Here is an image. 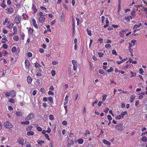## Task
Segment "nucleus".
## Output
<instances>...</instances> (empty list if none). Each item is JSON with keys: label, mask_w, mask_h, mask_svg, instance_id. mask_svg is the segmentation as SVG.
<instances>
[{"label": "nucleus", "mask_w": 147, "mask_h": 147, "mask_svg": "<svg viewBox=\"0 0 147 147\" xmlns=\"http://www.w3.org/2000/svg\"><path fill=\"white\" fill-rule=\"evenodd\" d=\"M125 127L123 126V123H120L117 125L115 127V129L118 131H121L124 129Z\"/></svg>", "instance_id": "obj_1"}, {"label": "nucleus", "mask_w": 147, "mask_h": 147, "mask_svg": "<svg viewBox=\"0 0 147 147\" xmlns=\"http://www.w3.org/2000/svg\"><path fill=\"white\" fill-rule=\"evenodd\" d=\"M38 14L40 16L39 19V22L41 23L43 22L45 20V15L43 14L42 12H39Z\"/></svg>", "instance_id": "obj_2"}, {"label": "nucleus", "mask_w": 147, "mask_h": 147, "mask_svg": "<svg viewBox=\"0 0 147 147\" xmlns=\"http://www.w3.org/2000/svg\"><path fill=\"white\" fill-rule=\"evenodd\" d=\"M73 65V69L74 71H76L78 67V63L76 60H73L71 61Z\"/></svg>", "instance_id": "obj_3"}, {"label": "nucleus", "mask_w": 147, "mask_h": 147, "mask_svg": "<svg viewBox=\"0 0 147 147\" xmlns=\"http://www.w3.org/2000/svg\"><path fill=\"white\" fill-rule=\"evenodd\" d=\"M21 17L19 15H17L15 18V22L17 24L21 23Z\"/></svg>", "instance_id": "obj_4"}, {"label": "nucleus", "mask_w": 147, "mask_h": 147, "mask_svg": "<svg viewBox=\"0 0 147 147\" xmlns=\"http://www.w3.org/2000/svg\"><path fill=\"white\" fill-rule=\"evenodd\" d=\"M4 126L7 128H12L13 125L11 123L8 121H6L4 123Z\"/></svg>", "instance_id": "obj_5"}, {"label": "nucleus", "mask_w": 147, "mask_h": 147, "mask_svg": "<svg viewBox=\"0 0 147 147\" xmlns=\"http://www.w3.org/2000/svg\"><path fill=\"white\" fill-rule=\"evenodd\" d=\"M5 12L8 14H11L13 12V9L12 7L7 8L5 9Z\"/></svg>", "instance_id": "obj_6"}, {"label": "nucleus", "mask_w": 147, "mask_h": 147, "mask_svg": "<svg viewBox=\"0 0 147 147\" xmlns=\"http://www.w3.org/2000/svg\"><path fill=\"white\" fill-rule=\"evenodd\" d=\"M34 117V115L32 113H30L27 117H26L25 118L26 120H29L33 118Z\"/></svg>", "instance_id": "obj_7"}, {"label": "nucleus", "mask_w": 147, "mask_h": 147, "mask_svg": "<svg viewBox=\"0 0 147 147\" xmlns=\"http://www.w3.org/2000/svg\"><path fill=\"white\" fill-rule=\"evenodd\" d=\"M24 140L23 138H19L18 139V140L17 141L18 142V144H19L21 145L22 146H23L24 145Z\"/></svg>", "instance_id": "obj_8"}, {"label": "nucleus", "mask_w": 147, "mask_h": 147, "mask_svg": "<svg viewBox=\"0 0 147 147\" xmlns=\"http://www.w3.org/2000/svg\"><path fill=\"white\" fill-rule=\"evenodd\" d=\"M25 66L26 69H28L30 67V63L28 60H26L25 61Z\"/></svg>", "instance_id": "obj_9"}, {"label": "nucleus", "mask_w": 147, "mask_h": 147, "mask_svg": "<svg viewBox=\"0 0 147 147\" xmlns=\"http://www.w3.org/2000/svg\"><path fill=\"white\" fill-rule=\"evenodd\" d=\"M13 25V23H12L10 21H8L7 22V26L9 28H11Z\"/></svg>", "instance_id": "obj_10"}, {"label": "nucleus", "mask_w": 147, "mask_h": 147, "mask_svg": "<svg viewBox=\"0 0 147 147\" xmlns=\"http://www.w3.org/2000/svg\"><path fill=\"white\" fill-rule=\"evenodd\" d=\"M32 9L34 13L38 11V9L36 8V7L35 6L34 4H32Z\"/></svg>", "instance_id": "obj_11"}, {"label": "nucleus", "mask_w": 147, "mask_h": 147, "mask_svg": "<svg viewBox=\"0 0 147 147\" xmlns=\"http://www.w3.org/2000/svg\"><path fill=\"white\" fill-rule=\"evenodd\" d=\"M32 79L31 77L29 76H28L27 78V80L28 83L31 84L32 81Z\"/></svg>", "instance_id": "obj_12"}, {"label": "nucleus", "mask_w": 147, "mask_h": 147, "mask_svg": "<svg viewBox=\"0 0 147 147\" xmlns=\"http://www.w3.org/2000/svg\"><path fill=\"white\" fill-rule=\"evenodd\" d=\"M16 92L13 90H12L10 92V96L13 97H14L16 96Z\"/></svg>", "instance_id": "obj_13"}, {"label": "nucleus", "mask_w": 147, "mask_h": 147, "mask_svg": "<svg viewBox=\"0 0 147 147\" xmlns=\"http://www.w3.org/2000/svg\"><path fill=\"white\" fill-rule=\"evenodd\" d=\"M13 32L12 33V34L13 35H15L17 34V27L15 26H14L13 28Z\"/></svg>", "instance_id": "obj_14"}, {"label": "nucleus", "mask_w": 147, "mask_h": 147, "mask_svg": "<svg viewBox=\"0 0 147 147\" xmlns=\"http://www.w3.org/2000/svg\"><path fill=\"white\" fill-rule=\"evenodd\" d=\"M103 143L107 145L108 146L111 145V143L105 139H103Z\"/></svg>", "instance_id": "obj_15"}, {"label": "nucleus", "mask_w": 147, "mask_h": 147, "mask_svg": "<svg viewBox=\"0 0 147 147\" xmlns=\"http://www.w3.org/2000/svg\"><path fill=\"white\" fill-rule=\"evenodd\" d=\"M105 22L106 24L104 26V27L105 28L107 27L109 25V21L108 19L107 18H106Z\"/></svg>", "instance_id": "obj_16"}, {"label": "nucleus", "mask_w": 147, "mask_h": 147, "mask_svg": "<svg viewBox=\"0 0 147 147\" xmlns=\"http://www.w3.org/2000/svg\"><path fill=\"white\" fill-rule=\"evenodd\" d=\"M22 16L23 17V19L24 20H26L28 18V16L27 14H25L23 13L22 14Z\"/></svg>", "instance_id": "obj_17"}, {"label": "nucleus", "mask_w": 147, "mask_h": 147, "mask_svg": "<svg viewBox=\"0 0 147 147\" xmlns=\"http://www.w3.org/2000/svg\"><path fill=\"white\" fill-rule=\"evenodd\" d=\"M135 97L134 95H132L130 97V100L129 102H130L131 103L133 102L135 99Z\"/></svg>", "instance_id": "obj_18"}, {"label": "nucleus", "mask_w": 147, "mask_h": 147, "mask_svg": "<svg viewBox=\"0 0 147 147\" xmlns=\"http://www.w3.org/2000/svg\"><path fill=\"white\" fill-rule=\"evenodd\" d=\"M37 142L38 144L41 146H42V144L45 143V142L44 141L40 140H37Z\"/></svg>", "instance_id": "obj_19"}, {"label": "nucleus", "mask_w": 147, "mask_h": 147, "mask_svg": "<svg viewBox=\"0 0 147 147\" xmlns=\"http://www.w3.org/2000/svg\"><path fill=\"white\" fill-rule=\"evenodd\" d=\"M16 115L17 116H20L22 115V113L20 111H16L15 113Z\"/></svg>", "instance_id": "obj_20"}, {"label": "nucleus", "mask_w": 147, "mask_h": 147, "mask_svg": "<svg viewBox=\"0 0 147 147\" xmlns=\"http://www.w3.org/2000/svg\"><path fill=\"white\" fill-rule=\"evenodd\" d=\"M34 30L32 28H30L28 30V33L29 34L31 35L33 33Z\"/></svg>", "instance_id": "obj_21"}, {"label": "nucleus", "mask_w": 147, "mask_h": 147, "mask_svg": "<svg viewBox=\"0 0 147 147\" xmlns=\"http://www.w3.org/2000/svg\"><path fill=\"white\" fill-rule=\"evenodd\" d=\"M34 67L36 68L42 67L41 65L38 63H34Z\"/></svg>", "instance_id": "obj_22"}, {"label": "nucleus", "mask_w": 147, "mask_h": 147, "mask_svg": "<svg viewBox=\"0 0 147 147\" xmlns=\"http://www.w3.org/2000/svg\"><path fill=\"white\" fill-rule=\"evenodd\" d=\"M129 18H130L131 19H132V17L131 16L126 17H125V19L127 21V22H130V20Z\"/></svg>", "instance_id": "obj_23"}, {"label": "nucleus", "mask_w": 147, "mask_h": 147, "mask_svg": "<svg viewBox=\"0 0 147 147\" xmlns=\"http://www.w3.org/2000/svg\"><path fill=\"white\" fill-rule=\"evenodd\" d=\"M34 133L33 131H28L27 132V135L28 136H32V135H34Z\"/></svg>", "instance_id": "obj_24"}, {"label": "nucleus", "mask_w": 147, "mask_h": 147, "mask_svg": "<svg viewBox=\"0 0 147 147\" xmlns=\"http://www.w3.org/2000/svg\"><path fill=\"white\" fill-rule=\"evenodd\" d=\"M21 123L23 125H28L29 124L30 122L28 121H26L25 122L22 121L21 122Z\"/></svg>", "instance_id": "obj_25"}, {"label": "nucleus", "mask_w": 147, "mask_h": 147, "mask_svg": "<svg viewBox=\"0 0 147 147\" xmlns=\"http://www.w3.org/2000/svg\"><path fill=\"white\" fill-rule=\"evenodd\" d=\"M48 99L49 102L52 104H53V99L52 97L50 96L48 98Z\"/></svg>", "instance_id": "obj_26"}, {"label": "nucleus", "mask_w": 147, "mask_h": 147, "mask_svg": "<svg viewBox=\"0 0 147 147\" xmlns=\"http://www.w3.org/2000/svg\"><path fill=\"white\" fill-rule=\"evenodd\" d=\"M123 116H121V115H120L116 117H115V119H116L119 120L121 119V118H123Z\"/></svg>", "instance_id": "obj_27"}, {"label": "nucleus", "mask_w": 147, "mask_h": 147, "mask_svg": "<svg viewBox=\"0 0 147 147\" xmlns=\"http://www.w3.org/2000/svg\"><path fill=\"white\" fill-rule=\"evenodd\" d=\"M78 142L80 144H82L84 142V140L82 138H80L78 140Z\"/></svg>", "instance_id": "obj_28"}, {"label": "nucleus", "mask_w": 147, "mask_h": 147, "mask_svg": "<svg viewBox=\"0 0 147 147\" xmlns=\"http://www.w3.org/2000/svg\"><path fill=\"white\" fill-rule=\"evenodd\" d=\"M68 98V96L67 95H66L65 97V102H64L63 103V105H65L67 104L68 103V99L67 98Z\"/></svg>", "instance_id": "obj_29"}, {"label": "nucleus", "mask_w": 147, "mask_h": 147, "mask_svg": "<svg viewBox=\"0 0 147 147\" xmlns=\"http://www.w3.org/2000/svg\"><path fill=\"white\" fill-rule=\"evenodd\" d=\"M107 97V95L106 94H104L102 96V101H105L106 98Z\"/></svg>", "instance_id": "obj_30"}, {"label": "nucleus", "mask_w": 147, "mask_h": 147, "mask_svg": "<svg viewBox=\"0 0 147 147\" xmlns=\"http://www.w3.org/2000/svg\"><path fill=\"white\" fill-rule=\"evenodd\" d=\"M1 6L3 8H5L6 7V5L5 4L4 0L3 1L1 5Z\"/></svg>", "instance_id": "obj_31"}, {"label": "nucleus", "mask_w": 147, "mask_h": 147, "mask_svg": "<svg viewBox=\"0 0 147 147\" xmlns=\"http://www.w3.org/2000/svg\"><path fill=\"white\" fill-rule=\"evenodd\" d=\"M88 34L90 36H91L92 35L91 31L89 30L88 28H87L86 30Z\"/></svg>", "instance_id": "obj_32"}, {"label": "nucleus", "mask_w": 147, "mask_h": 147, "mask_svg": "<svg viewBox=\"0 0 147 147\" xmlns=\"http://www.w3.org/2000/svg\"><path fill=\"white\" fill-rule=\"evenodd\" d=\"M13 38L14 40L17 41L19 40V38L17 36H13Z\"/></svg>", "instance_id": "obj_33"}, {"label": "nucleus", "mask_w": 147, "mask_h": 147, "mask_svg": "<svg viewBox=\"0 0 147 147\" xmlns=\"http://www.w3.org/2000/svg\"><path fill=\"white\" fill-rule=\"evenodd\" d=\"M33 127L32 126H30V127H26V130L27 131H31L32 129V128Z\"/></svg>", "instance_id": "obj_34"}, {"label": "nucleus", "mask_w": 147, "mask_h": 147, "mask_svg": "<svg viewBox=\"0 0 147 147\" xmlns=\"http://www.w3.org/2000/svg\"><path fill=\"white\" fill-rule=\"evenodd\" d=\"M8 20V18H7L5 19V20L3 22V25H5L6 24V23H7V22Z\"/></svg>", "instance_id": "obj_35"}, {"label": "nucleus", "mask_w": 147, "mask_h": 147, "mask_svg": "<svg viewBox=\"0 0 147 147\" xmlns=\"http://www.w3.org/2000/svg\"><path fill=\"white\" fill-rule=\"evenodd\" d=\"M7 39L5 38H2V41L3 43H6L7 42Z\"/></svg>", "instance_id": "obj_36"}, {"label": "nucleus", "mask_w": 147, "mask_h": 147, "mask_svg": "<svg viewBox=\"0 0 147 147\" xmlns=\"http://www.w3.org/2000/svg\"><path fill=\"white\" fill-rule=\"evenodd\" d=\"M143 142H145L147 140V138L146 136H143L141 138Z\"/></svg>", "instance_id": "obj_37"}, {"label": "nucleus", "mask_w": 147, "mask_h": 147, "mask_svg": "<svg viewBox=\"0 0 147 147\" xmlns=\"http://www.w3.org/2000/svg\"><path fill=\"white\" fill-rule=\"evenodd\" d=\"M113 70V69L112 67H111L109 69H107V71L108 72H111Z\"/></svg>", "instance_id": "obj_38"}, {"label": "nucleus", "mask_w": 147, "mask_h": 147, "mask_svg": "<svg viewBox=\"0 0 147 147\" xmlns=\"http://www.w3.org/2000/svg\"><path fill=\"white\" fill-rule=\"evenodd\" d=\"M51 74L52 76L54 77L56 74V72L54 70H52L51 71Z\"/></svg>", "instance_id": "obj_39"}, {"label": "nucleus", "mask_w": 147, "mask_h": 147, "mask_svg": "<svg viewBox=\"0 0 147 147\" xmlns=\"http://www.w3.org/2000/svg\"><path fill=\"white\" fill-rule=\"evenodd\" d=\"M90 134V132L89 130H86L85 131V132L84 133V135L85 136H86L88 134Z\"/></svg>", "instance_id": "obj_40"}, {"label": "nucleus", "mask_w": 147, "mask_h": 147, "mask_svg": "<svg viewBox=\"0 0 147 147\" xmlns=\"http://www.w3.org/2000/svg\"><path fill=\"white\" fill-rule=\"evenodd\" d=\"M2 52L3 56H6L8 54V53L5 51H3Z\"/></svg>", "instance_id": "obj_41"}, {"label": "nucleus", "mask_w": 147, "mask_h": 147, "mask_svg": "<svg viewBox=\"0 0 147 147\" xmlns=\"http://www.w3.org/2000/svg\"><path fill=\"white\" fill-rule=\"evenodd\" d=\"M64 18V15L63 13H62L61 14V21L62 22L63 20V19Z\"/></svg>", "instance_id": "obj_42"}, {"label": "nucleus", "mask_w": 147, "mask_h": 147, "mask_svg": "<svg viewBox=\"0 0 147 147\" xmlns=\"http://www.w3.org/2000/svg\"><path fill=\"white\" fill-rule=\"evenodd\" d=\"M131 73L132 74V76H130L132 78L133 77H135L136 75V73L132 72L131 71Z\"/></svg>", "instance_id": "obj_43"}, {"label": "nucleus", "mask_w": 147, "mask_h": 147, "mask_svg": "<svg viewBox=\"0 0 147 147\" xmlns=\"http://www.w3.org/2000/svg\"><path fill=\"white\" fill-rule=\"evenodd\" d=\"M107 117L108 120L109 121V122H110V121L112 119V117L110 115H107Z\"/></svg>", "instance_id": "obj_44"}, {"label": "nucleus", "mask_w": 147, "mask_h": 147, "mask_svg": "<svg viewBox=\"0 0 147 147\" xmlns=\"http://www.w3.org/2000/svg\"><path fill=\"white\" fill-rule=\"evenodd\" d=\"M140 27L138 25L135 24L134 26L133 29H135L136 30L138 29V28H139Z\"/></svg>", "instance_id": "obj_45"}, {"label": "nucleus", "mask_w": 147, "mask_h": 147, "mask_svg": "<svg viewBox=\"0 0 147 147\" xmlns=\"http://www.w3.org/2000/svg\"><path fill=\"white\" fill-rule=\"evenodd\" d=\"M73 27V34H74L75 32V25H72Z\"/></svg>", "instance_id": "obj_46"}, {"label": "nucleus", "mask_w": 147, "mask_h": 147, "mask_svg": "<svg viewBox=\"0 0 147 147\" xmlns=\"http://www.w3.org/2000/svg\"><path fill=\"white\" fill-rule=\"evenodd\" d=\"M112 54H114L116 55H117V53L116 51L115 50H113L112 51Z\"/></svg>", "instance_id": "obj_47"}, {"label": "nucleus", "mask_w": 147, "mask_h": 147, "mask_svg": "<svg viewBox=\"0 0 147 147\" xmlns=\"http://www.w3.org/2000/svg\"><path fill=\"white\" fill-rule=\"evenodd\" d=\"M127 114V111H125L124 112H122L121 113V116H123L124 115H126Z\"/></svg>", "instance_id": "obj_48"}, {"label": "nucleus", "mask_w": 147, "mask_h": 147, "mask_svg": "<svg viewBox=\"0 0 147 147\" xmlns=\"http://www.w3.org/2000/svg\"><path fill=\"white\" fill-rule=\"evenodd\" d=\"M16 50V48L15 47H13L11 49V51L12 52H15Z\"/></svg>", "instance_id": "obj_49"}, {"label": "nucleus", "mask_w": 147, "mask_h": 147, "mask_svg": "<svg viewBox=\"0 0 147 147\" xmlns=\"http://www.w3.org/2000/svg\"><path fill=\"white\" fill-rule=\"evenodd\" d=\"M9 101L11 103H13L15 102V100L13 98H11L9 100Z\"/></svg>", "instance_id": "obj_50"}, {"label": "nucleus", "mask_w": 147, "mask_h": 147, "mask_svg": "<svg viewBox=\"0 0 147 147\" xmlns=\"http://www.w3.org/2000/svg\"><path fill=\"white\" fill-rule=\"evenodd\" d=\"M105 47L107 49H108L111 47V46L110 44H107L105 45Z\"/></svg>", "instance_id": "obj_51"}, {"label": "nucleus", "mask_w": 147, "mask_h": 147, "mask_svg": "<svg viewBox=\"0 0 147 147\" xmlns=\"http://www.w3.org/2000/svg\"><path fill=\"white\" fill-rule=\"evenodd\" d=\"M139 73L141 75H142L144 73V71L142 69H139Z\"/></svg>", "instance_id": "obj_52"}, {"label": "nucleus", "mask_w": 147, "mask_h": 147, "mask_svg": "<svg viewBox=\"0 0 147 147\" xmlns=\"http://www.w3.org/2000/svg\"><path fill=\"white\" fill-rule=\"evenodd\" d=\"M105 19V18L104 16H102L101 17V22L102 23H104Z\"/></svg>", "instance_id": "obj_53"}, {"label": "nucleus", "mask_w": 147, "mask_h": 147, "mask_svg": "<svg viewBox=\"0 0 147 147\" xmlns=\"http://www.w3.org/2000/svg\"><path fill=\"white\" fill-rule=\"evenodd\" d=\"M46 27H47V30H48V31L49 32H51V29L50 28V25H48Z\"/></svg>", "instance_id": "obj_54"}, {"label": "nucleus", "mask_w": 147, "mask_h": 147, "mask_svg": "<svg viewBox=\"0 0 147 147\" xmlns=\"http://www.w3.org/2000/svg\"><path fill=\"white\" fill-rule=\"evenodd\" d=\"M49 119L51 120H53L54 119V117L53 115H49Z\"/></svg>", "instance_id": "obj_55"}, {"label": "nucleus", "mask_w": 147, "mask_h": 147, "mask_svg": "<svg viewBox=\"0 0 147 147\" xmlns=\"http://www.w3.org/2000/svg\"><path fill=\"white\" fill-rule=\"evenodd\" d=\"M2 32L4 34H6L7 32V30L4 28L3 29Z\"/></svg>", "instance_id": "obj_56"}, {"label": "nucleus", "mask_w": 147, "mask_h": 147, "mask_svg": "<svg viewBox=\"0 0 147 147\" xmlns=\"http://www.w3.org/2000/svg\"><path fill=\"white\" fill-rule=\"evenodd\" d=\"M99 73L102 74H105L104 71L103 69H100L99 71Z\"/></svg>", "instance_id": "obj_57"}, {"label": "nucleus", "mask_w": 147, "mask_h": 147, "mask_svg": "<svg viewBox=\"0 0 147 147\" xmlns=\"http://www.w3.org/2000/svg\"><path fill=\"white\" fill-rule=\"evenodd\" d=\"M25 34L23 33H22L21 35V38L23 40L24 39V37H25Z\"/></svg>", "instance_id": "obj_58"}, {"label": "nucleus", "mask_w": 147, "mask_h": 147, "mask_svg": "<svg viewBox=\"0 0 147 147\" xmlns=\"http://www.w3.org/2000/svg\"><path fill=\"white\" fill-rule=\"evenodd\" d=\"M45 138L48 140H49L50 138H49V135L48 134H45Z\"/></svg>", "instance_id": "obj_59"}, {"label": "nucleus", "mask_w": 147, "mask_h": 147, "mask_svg": "<svg viewBox=\"0 0 147 147\" xmlns=\"http://www.w3.org/2000/svg\"><path fill=\"white\" fill-rule=\"evenodd\" d=\"M58 63V61L57 60L53 61L52 62V63L53 65H55L57 64Z\"/></svg>", "instance_id": "obj_60"}, {"label": "nucleus", "mask_w": 147, "mask_h": 147, "mask_svg": "<svg viewBox=\"0 0 147 147\" xmlns=\"http://www.w3.org/2000/svg\"><path fill=\"white\" fill-rule=\"evenodd\" d=\"M48 94L49 95H53L54 94L53 92L52 91H49Z\"/></svg>", "instance_id": "obj_61"}, {"label": "nucleus", "mask_w": 147, "mask_h": 147, "mask_svg": "<svg viewBox=\"0 0 147 147\" xmlns=\"http://www.w3.org/2000/svg\"><path fill=\"white\" fill-rule=\"evenodd\" d=\"M32 54L31 52H28V53L27 55L28 57H32Z\"/></svg>", "instance_id": "obj_62"}, {"label": "nucleus", "mask_w": 147, "mask_h": 147, "mask_svg": "<svg viewBox=\"0 0 147 147\" xmlns=\"http://www.w3.org/2000/svg\"><path fill=\"white\" fill-rule=\"evenodd\" d=\"M3 47L5 49H7V45L6 44H4L3 45Z\"/></svg>", "instance_id": "obj_63"}, {"label": "nucleus", "mask_w": 147, "mask_h": 147, "mask_svg": "<svg viewBox=\"0 0 147 147\" xmlns=\"http://www.w3.org/2000/svg\"><path fill=\"white\" fill-rule=\"evenodd\" d=\"M62 124L64 125H66L67 124V122L65 121H64L62 122Z\"/></svg>", "instance_id": "obj_64"}]
</instances>
